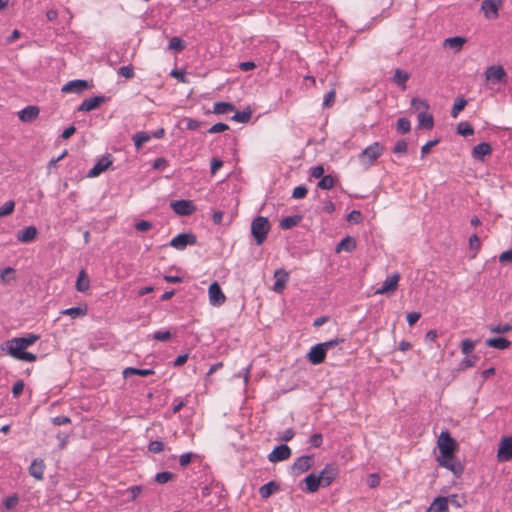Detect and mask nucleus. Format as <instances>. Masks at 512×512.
<instances>
[{"instance_id":"1","label":"nucleus","mask_w":512,"mask_h":512,"mask_svg":"<svg viewBox=\"0 0 512 512\" xmlns=\"http://www.w3.org/2000/svg\"><path fill=\"white\" fill-rule=\"evenodd\" d=\"M7 354L12 358L25 362H35L37 356L31 352H26L27 346L19 337H14L5 343Z\"/></svg>"},{"instance_id":"2","label":"nucleus","mask_w":512,"mask_h":512,"mask_svg":"<svg viewBox=\"0 0 512 512\" xmlns=\"http://www.w3.org/2000/svg\"><path fill=\"white\" fill-rule=\"evenodd\" d=\"M271 229L269 220L264 216H257L251 223V234L257 245H262L267 239V235Z\"/></svg>"},{"instance_id":"3","label":"nucleus","mask_w":512,"mask_h":512,"mask_svg":"<svg viewBox=\"0 0 512 512\" xmlns=\"http://www.w3.org/2000/svg\"><path fill=\"white\" fill-rule=\"evenodd\" d=\"M384 152V146L379 142L367 146L358 156L360 163L365 167H370Z\"/></svg>"},{"instance_id":"4","label":"nucleus","mask_w":512,"mask_h":512,"mask_svg":"<svg viewBox=\"0 0 512 512\" xmlns=\"http://www.w3.org/2000/svg\"><path fill=\"white\" fill-rule=\"evenodd\" d=\"M437 445L439 448L438 457L446 458L452 454H455L458 444L454 438L451 437L448 431H442L439 435Z\"/></svg>"},{"instance_id":"5","label":"nucleus","mask_w":512,"mask_h":512,"mask_svg":"<svg viewBox=\"0 0 512 512\" xmlns=\"http://www.w3.org/2000/svg\"><path fill=\"white\" fill-rule=\"evenodd\" d=\"M314 464L312 455H303L298 457L291 466V474L299 476L300 474L308 471Z\"/></svg>"},{"instance_id":"6","label":"nucleus","mask_w":512,"mask_h":512,"mask_svg":"<svg viewBox=\"0 0 512 512\" xmlns=\"http://www.w3.org/2000/svg\"><path fill=\"white\" fill-rule=\"evenodd\" d=\"M437 462L440 466L450 470L456 477H460L463 473L462 464L456 459L455 454L446 458L437 457Z\"/></svg>"},{"instance_id":"7","label":"nucleus","mask_w":512,"mask_h":512,"mask_svg":"<svg viewBox=\"0 0 512 512\" xmlns=\"http://www.w3.org/2000/svg\"><path fill=\"white\" fill-rule=\"evenodd\" d=\"M501 5L502 0H483L481 11L486 19L493 20L498 18Z\"/></svg>"},{"instance_id":"8","label":"nucleus","mask_w":512,"mask_h":512,"mask_svg":"<svg viewBox=\"0 0 512 512\" xmlns=\"http://www.w3.org/2000/svg\"><path fill=\"white\" fill-rule=\"evenodd\" d=\"M399 280L400 274L393 273L385 279L382 286L377 288L374 293L377 295H384L394 292L398 287Z\"/></svg>"},{"instance_id":"9","label":"nucleus","mask_w":512,"mask_h":512,"mask_svg":"<svg viewBox=\"0 0 512 512\" xmlns=\"http://www.w3.org/2000/svg\"><path fill=\"white\" fill-rule=\"evenodd\" d=\"M196 237L191 233H182L170 241V246L177 250H184L188 245H194Z\"/></svg>"},{"instance_id":"10","label":"nucleus","mask_w":512,"mask_h":512,"mask_svg":"<svg viewBox=\"0 0 512 512\" xmlns=\"http://www.w3.org/2000/svg\"><path fill=\"white\" fill-rule=\"evenodd\" d=\"M485 77L487 82L500 83L505 81L506 72L501 65H492L486 69Z\"/></svg>"},{"instance_id":"11","label":"nucleus","mask_w":512,"mask_h":512,"mask_svg":"<svg viewBox=\"0 0 512 512\" xmlns=\"http://www.w3.org/2000/svg\"><path fill=\"white\" fill-rule=\"evenodd\" d=\"M171 208L180 216L191 215L195 210V206L190 200H176L171 202Z\"/></svg>"},{"instance_id":"12","label":"nucleus","mask_w":512,"mask_h":512,"mask_svg":"<svg viewBox=\"0 0 512 512\" xmlns=\"http://www.w3.org/2000/svg\"><path fill=\"white\" fill-rule=\"evenodd\" d=\"M274 279H275V282L273 285V291L280 294L286 288V285L289 282L290 276H289V273L285 269L279 268V269H276L274 272Z\"/></svg>"},{"instance_id":"13","label":"nucleus","mask_w":512,"mask_h":512,"mask_svg":"<svg viewBox=\"0 0 512 512\" xmlns=\"http://www.w3.org/2000/svg\"><path fill=\"white\" fill-rule=\"evenodd\" d=\"M339 470L335 464H327L320 472L322 487H328L338 476Z\"/></svg>"},{"instance_id":"14","label":"nucleus","mask_w":512,"mask_h":512,"mask_svg":"<svg viewBox=\"0 0 512 512\" xmlns=\"http://www.w3.org/2000/svg\"><path fill=\"white\" fill-rule=\"evenodd\" d=\"M291 456V449L286 444L276 446L268 455V460L272 463L287 460Z\"/></svg>"},{"instance_id":"15","label":"nucleus","mask_w":512,"mask_h":512,"mask_svg":"<svg viewBox=\"0 0 512 512\" xmlns=\"http://www.w3.org/2000/svg\"><path fill=\"white\" fill-rule=\"evenodd\" d=\"M209 303L212 306L219 307L223 300L224 294L218 282H213L208 289Z\"/></svg>"},{"instance_id":"16","label":"nucleus","mask_w":512,"mask_h":512,"mask_svg":"<svg viewBox=\"0 0 512 512\" xmlns=\"http://www.w3.org/2000/svg\"><path fill=\"white\" fill-rule=\"evenodd\" d=\"M497 456L500 461H509L512 459V437L502 439L499 444Z\"/></svg>"},{"instance_id":"17","label":"nucleus","mask_w":512,"mask_h":512,"mask_svg":"<svg viewBox=\"0 0 512 512\" xmlns=\"http://www.w3.org/2000/svg\"><path fill=\"white\" fill-rule=\"evenodd\" d=\"M89 88V84L85 80H72L67 82L62 87V92L64 93H81L84 90Z\"/></svg>"},{"instance_id":"18","label":"nucleus","mask_w":512,"mask_h":512,"mask_svg":"<svg viewBox=\"0 0 512 512\" xmlns=\"http://www.w3.org/2000/svg\"><path fill=\"white\" fill-rule=\"evenodd\" d=\"M112 164V161L109 157H102L97 161V163L91 168L87 174L88 177L94 178L99 176L101 173L106 171L109 166Z\"/></svg>"},{"instance_id":"19","label":"nucleus","mask_w":512,"mask_h":512,"mask_svg":"<svg viewBox=\"0 0 512 512\" xmlns=\"http://www.w3.org/2000/svg\"><path fill=\"white\" fill-rule=\"evenodd\" d=\"M39 108L37 106H27L18 112V117L22 122L30 123L34 121L39 115Z\"/></svg>"},{"instance_id":"20","label":"nucleus","mask_w":512,"mask_h":512,"mask_svg":"<svg viewBox=\"0 0 512 512\" xmlns=\"http://www.w3.org/2000/svg\"><path fill=\"white\" fill-rule=\"evenodd\" d=\"M325 356L326 351L320 345V343L313 346L310 352L308 353V359L314 365L321 364L325 360Z\"/></svg>"},{"instance_id":"21","label":"nucleus","mask_w":512,"mask_h":512,"mask_svg":"<svg viewBox=\"0 0 512 512\" xmlns=\"http://www.w3.org/2000/svg\"><path fill=\"white\" fill-rule=\"evenodd\" d=\"M305 482V489L304 491L307 493H314L316 492L320 486H322L321 477L315 473H310L307 475L304 479Z\"/></svg>"},{"instance_id":"22","label":"nucleus","mask_w":512,"mask_h":512,"mask_svg":"<svg viewBox=\"0 0 512 512\" xmlns=\"http://www.w3.org/2000/svg\"><path fill=\"white\" fill-rule=\"evenodd\" d=\"M38 230L35 226H28L17 234V240L21 243H29L36 239Z\"/></svg>"},{"instance_id":"23","label":"nucleus","mask_w":512,"mask_h":512,"mask_svg":"<svg viewBox=\"0 0 512 512\" xmlns=\"http://www.w3.org/2000/svg\"><path fill=\"white\" fill-rule=\"evenodd\" d=\"M105 98L103 96H95L91 98L85 99L81 105L79 106V111H85L89 112L92 111L100 106L101 103H103Z\"/></svg>"},{"instance_id":"24","label":"nucleus","mask_w":512,"mask_h":512,"mask_svg":"<svg viewBox=\"0 0 512 512\" xmlns=\"http://www.w3.org/2000/svg\"><path fill=\"white\" fill-rule=\"evenodd\" d=\"M45 464L42 459H34L29 467V474L37 480L44 477Z\"/></svg>"},{"instance_id":"25","label":"nucleus","mask_w":512,"mask_h":512,"mask_svg":"<svg viewBox=\"0 0 512 512\" xmlns=\"http://www.w3.org/2000/svg\"><path fill=\"white\" fill-rule=\"evenodd\" d=\"M449 499L446 497H437L431 503L426 512H449Z\"/></svg>"},{"instance_id":"26","label":"nucleus","mask_w":512,"mask_h":512,"mask_svg":"<svg viewBox=\"0 0 512 512\" xmlns=\"http://www.w3.org/2000/svg\"><path fill=\"white\" fill-rule=\"evenodd\" d=\"M492 153V148L489 143L482 142L476 145L472 150V157L477 160H483L485 156Z\"/></svg>"},{"instance_id":"27","label":"nucleus","mask_w":512,"mask_h":512,"mask_svg":"<svg viewBox=\"0 0 512 512\" xmlns=\"http://www.w3.org/2000/svg\"><path fill=\"white\" fill-rule=\"evenodd\" d=\"M485 343L488 347L496 348L499 350H505L511 345V342L504 337L489 338Z\"/></svg>"},{"instance_id":"28","label":"nucleus","mask_w":512,"mask_h":512,"mask_svg":"<svg viewBox=\"0 0 512 512\" xmlns=\"http://www.w3.org/2000/svg\"><path fill=\"white\" fill-rule=\"evenodd\" d=\"M87 312H88V307L86 304H84L81 306L64 309L61 311V314L70 316L72 318H79V317L85 316L87 314Z\"/></svg>"},{"instance_id":"29","label":"nucleus","mask_w":512,"mask_h":512,"mask_svg":"<svg viewBox=\"0 0 512 512\" xmlns=\"http://www.w3.org/2000/svg\"><path fill=\"white\" fill-rule=\"evenodd\" d=\"M90 288V279L85 272V270H81L78 274L76 280V290L79 292H86Z\"/></svg>"},{"instance_id":"30","label":"nucleus","mask_w":512,"mask_h":512,"mask_svg":"<svg viewBox=\"0 0 512 512\" xmlns=\"http://www.w3.org/2000/svg\"><path fill=\"white\" fill-rule=\"evenodd\" d=\"M356 248V241L350 236L343 238L336 246V252L341 251L352 252Z\"/></svg>"},{"instance_id":"31","label":"nucleus","mask_w":512,"mask_h":512,"mask_svg":"<svg viewBox=\"0 0 512 512\" xmlns=\"http://www.w3.org/2000/svg\"><path fill=\"white\" fill-rule=\"evenodd\" d=\"M466 41L467 40L464 37H450L444 40V46L454 49L455 51H460Z\"/></svg>"},{"instance_id":"32","label":"nucleus","mask_w":512,"mask_h":512,"mask_svg":"<svg viewBox=\"0 0 512 512\" xmlns=\"http://www.w3.org/2000/svg\"><path fill=\"white\" fill-rule=\"evenodd\" d=\"M279 489V485L275 483L274 481L268 482L267 484H264L259 489V494L262 498L266 499L270 497L275 491Z\"/></svg>"},{"instance_id":"33","label":"nucleus","mask_w":512,"mask_h":512,"mask_svg":"<svg viewBox=\"0 0 512 512\" xmlns=\"http://www.w3.org/2000/svg\"><path fill=\"white\" fill-rule=\"evenodd\" d=\"M154 374V371L152 369H138L133 367L125 368L123 371V376L125 378L129 377L130 375H138L142 377H146L149 375Z\"/></svg>"},{"instance_id":"34","label":"nucleus","mask_w":512,"mask_h":512,"mask_svg":"<svg viewBox=\"0 0 512 512\" xmlns=\"http://www.w3.org/2000/svg\"><path fill=\"white\" fill-rule=\"evenodd\" d=\"M409 79V74L401 69H396L394 76H393V82L397 84L398 86L402 87V89L406 88V82Z\"/></svg>"},{"instance_id":"35","label":"nucleus","mask_w":512,"mask_h":512,"mask_svg":"<svg viewBox=\"0 0 512 512\" xmlns=\"http://www.w3.org/2000/svg\"><path fill=\"white\" fill-rule=\"evenodd\" d=\"M251 110L249 108L235 112L233 116H231V120L237 123H247L251 118Z\"/></svg>"},{"instance_id":"36","label":"nucleus","mask_w":512,"mask_h":512,"mask_svg":"<svg viewBox=\"0 0 512 512\" xmlns=\"http://www.w3.org/2000/svg\"><path fill=\"white\" fill-rule=\"evenodd\" d=\"M419 126L426 129H431L433 127V117L430 114L425 112H421L418 114Z\"/></svg>"},{"instance_id":"37","label":"nucleus","mask_w":512,"mask_h":512,"mask_svg":"<svg viewBox=\"0 0 512 512\" xmlns=\"http://www.w3.org/2000/svg\"><path fill=\"white\" fill-rule=\"evenodd\" d=\"M151 136L146 132H138L133 135V142L137 149H140L141 146L150 140Z\"/></svg>"},{"instance_id":"38","label":"nucleus","mask_w":512,"mask_h":512,"mask_svg":"<svg viewBox=\"0 0 512 512\" xmlns=\"http://www.w3.org/2000/svg\"><path fill=\"white\" fill-rule=\"evenodd\" d=\"M300 221L299 216H288L280 221V227L282 229H291L298 224Z\"/></svg>"},{"instance_id":"39","label":"nucleus","mask_w":512,"mask_h":512,"mask_svg":"<svg viewBox=\"0 0 512 512\" xmlns=\"http://www.w3.org/2000/svg\"><path fill=\"white\" fill-rule=\"evenodd\" d=\"M467 101L464 98H457L453 104L452 110H451V116L453 118H456L458 114L464 109L466 106Z\"/></svg>"},{"instance_id":"40","label":"nucleus","mask_w":512,"mask_h":512,"mask_svg":"<svg viewBox=\"0 0 512 512\" xmlns=\"http://www.w3.org/2000/svg\"><path fill=\"white\" fill-rule=\"evenodd\" d=\"M457 132L462 136H471L474 133V129L470 123L460 122L457 125Z\"/></svg>"},{"instance_id":"41","label":"nucleus","mask_w":512,"mask_h":512,"mask_svg":"<svg viewBox=\"0 0 512 512\" xmlns=\"http://www.w3.org/2000/svg\"><path fill=\"white\" fill-rule=\"evenodd\" d=\"M15 271L11 267H7L0 271V280L3 284L9 283L14 279Z\"/></svg>"},{"instance_id":"42","label":"nucleus","mask_w":512,"mask_h":512,"mask_svg":"<svg viewBox=\"0 0 512 512\" xmlns=\"http://www.w3.org/2000/svg\"><path fill=\"white\" fill-rule=\"evenodd\" d=\"M14 209H15V202L13 200L6 201L0 207V218L12 214Z\"/></svg>"},{"instance_id":"43","label":"nucleus","mask_w":512,"mask_h":512,"mask_svg":"<svg viewBox=\"0 0 512 512\" xmlns=\"http://www.w3.org/2000/svg\"><path fill=\"white\" fill-rule=\"evenodd\" d=\"M334 182V178L331 175H326L321 177V180L318 182V187L323 190H328L334 186Z\"/></svg>"},{"instance_id":"44","label":"nucleus","mask_w":512,"mask_h":512,"mask_svg":"<svg viewBox=\"0 0 512 512\" xmlns=\"http://www.w3.org/2000/svg\"><path fill=\"white\" fill-rule=\"evenodd\" d=\"M411 129L410 121L407 118H399L397 121V131L401 134L409 132Z\"/></svg>"},{"instance_id":"45","label":"nucleus","mask_w":512,"mask_h":512,"mask_svg":"<svg viewBox=\"0 0 512 512\" xmlns=\"http://www.w3.org/2000/svg\"><path fill=\"white\" fill-rule=\"evenodd\" d=\"M476 346V341L465 339L461 342V351L463 354H470Z\"/></svg>"},{"instance_id":"46","label":"nucleus","mask_w":512,"mask_h":512,"mask_svg":"<svg viewBox=\"0 0 512 512\" xmlns=\"http://www.w3.org/2000/svg\"><path fill=\"white\" fill-rule=\"evenodd\" d=\"M173 477L174 474L169 471L160 472L155 475V481L159 484H165L168 481L172 480Z\"/></svg>"},{"instance_id":"47","label":"nucleus","mask_w":512,"mask_h":512,"mask_svg":"<svg viewBox=\"0 0 512 512\" xmlns=\"http://www.w3.org/2000/svg\"><path fill=\"white\" fill-rule=\"evenodd\" d=\"M489 330H490V332L497 333V334L507 333V332L512 330V325H510V324H498V325H495V326H490Z\"/></svg>"},{"instance_id":"48","label":"nucleus","mask_w":512,"mask_h":512,"mask_svg":"<svg viewBox=\"0 0 512 512\" xmlns=\"http://www.w3.org/2000/svg\"><path fill=\"white\" fill-rule=\"evenodd\" d=\"M142 492V487L140 485H135L127 488L125 493L129 494V501H134Z\"/></svg>"},{"instance_id":"49","label":"nucleus","mask_w":512,"mask_h":512,"mask_svg":"<svg viewBox=\"0 0 512 512\" xmlns=\"http://www.w3.org/2000/svg\"><path fill=\"white\" fill-rule=\"evenodd\" d=\"M478 358L475 355L465 357L460 363V369L465 370L476 364Z\"/></svg>"},{"instance_id":"50","label":"nucleus","mask_w":512,"mask_h":512,"mask_svg":"<svg viewBox=\"0 0 512 512\" xmlns=\"http://www.w3.org/2000/svg\"><path fill=\"white\" fill-rule=\"evenodd\" d=\"M408 144L405 140H399L396 142L393 152L398 155H403L407 152Z\"/></svg>"},{"instance_id":"51","label":"nucleus","mask_w":512,"mask_h":512,"mask_svg":"<svg viewBox=\"0 0 512 512\" xmlns=\"http://www.w3.org/2000/svg\"><path fill=\"white\" fill-rule=\"evenodd\" d=\"M19 338L21 339L22 342H24V345H26L28 348L32 346L36 341H38L40 337L37 334L29 333L26 336Z\"/></svg>"},{"instance_id":"52","label":"nucleus","mask_w":512,"mask_h":512,"mask_svg":"<svg viewBox=\"0 0 512 512\" xmlns=\"http://www.w3.org/2000/svg\"><path fill=\"white\" fill-rule=\"evenodd\" d=\"M197 455L194 454V453H191V452H188V453H183L180 455L179 457V463L182 467H186L187 465L190 464V462L192 461V459L194 457H196Z\"/></svg>"},{"instance_id":"53","label":"nucleus","mask_w":512,"mask_h":512,"mask_svg":"<svg viewBox=\"0 0 512 512\" xmlns=\"http://www.w3.org/2000/svg\"><path fill=\"white\" fill-rule=\"evenodd\" d=\"M184 48L183 41L178 37H173L169 42V49L181 51Z\"/></svg>"},{"instance_id":"54","label":"nucleus","mask_w":512,"mask_h":512,"mask_svg":"<svg viewBox=\"0 0 512 512\" xmlns=\"http://www.w3.org/2000/svg\"><path fill=\"white\" fill-rule=\"evenodd\" d=\"M148 450L152 453H160L164 450V443L162 441H151Z\"/></svg>"},{"instance_id":"55","label":"nucleus","mask_w":512,"mask_h":512,"mask_svg":"<svg viewBox=\"0 0 512 512\" xmlns=\"http://www.w3.org/2000/svg\"><path fill=\"white\" fill-rule=\"evenodd\" d=\"M152 337L158 341H167L172 337V335L167 330H161V331L154 332Z\"/></svg>"},{"instance_id":"56","label":"nucleus","mask_w":512,"mask_h":512,"mask_svg":"<svg viewBox=\"0 0 512 512\" xmlns=\"http://www.w3.org/2000/svg\"><path fill=\"white\" fill-rule=\"evenodd\" d=\"M307 188L305 186H297L293 189L292 197L295 199L304 198L307 195Z\"/></svg>"},{"instance_id":"57","label":"nucleus","mask_w":512,"mask_h":512,"mask_svg":"<svg viewBox=\"0 0 512 512\" xmlns=\"http://www.w3.org/2000/svg\"><path fill=\"white\" fill-rule=\"evenodd\" d=\"M24 390V382L23 380H18L14 383L13 387H12V395L14 398H18L21 393L23 392Z\"/></svg>"},{"instance_id":"58","label":"nucleus","mask_w":512,"mask_h":512,"mask_svg":"<svg viewBox=\"0 0 512 512\" xmlns=\"http://www.w3.org/2000/svg\"><path fill=\"white\" fill-rule=\"evenodd\" d=\"M18 503V497L16 495L9 496L4 501V506L7 510L13 509Z\"/></svg>"},{"instance_id":"59","label":"nucleus","mask_w":512,"mask_h":512,"mask_svg":"<svg viewBox=\"0 0 512 512\" xmlns=\"http://www.w3.org/2000/svg\"><path fill=\"white\" fill-rule=\"evenodd\" d=\"M469 246L470 249L478 251L480 249L481 243L480 239L476 234H473L469 237Z\"/></svg>"},{"instance_id":"60","label":"nucleus","mask_w":512,"mask_h":512,"mask_svg":"<svg viewBox=\"0 0 512 512\" xmlns=\"http://www.w3.org/2000/svg\"><path fill=\"white\" fill-rule=\"evenodd\" d=\"M309 442L312 446L318 448L322 445V442H323V437H322V434L320 433H315L313 434L310 439H309Z\"/></svg>"},{"instance_id":"61","label":"nucleus","mask_w":512,"mask_h":512,"mask_svg":"<svg viewBox=\"0 0 512 512\" xmlns=\"http://www.w3.org/2000/svg\"><path fill=\"white\" fill-rule=\"evenodd\" d=\"M118 72L126 79H130L134 76L133 68L131 66H122L119 68Z\"/></svg>"},{"instance_id":"62","label":"nucleus","mask_w":512,"mask_h":512,"mask_svg":"<svg viewBox=\"0 0 512 512\" xmlns=\"http://www.w3.org/2000/svg\"><path fill=\"white\" fill-rule=\"evenodd\" d=\"M335 95H336L335 91L330 90L324 97L323 106L330 107L335 101Z\"/></svg>"},{"instance_id":"63","label":"nucleus","mask_w":512,"mask_h":512,"mask_svg":"<svg viewBox=\"0 0 512 512\" xmlns=\"http://www.w3.org/2000/svg\"><path fill=\"white\" fill-rule=\"evenodd\" d=\"M135 228L138 231L145 232L152 228V223L146 220H141L136 223Z\"/></svg>"},{"instance_id":"64","label":"nucleus","mask_w":512,"mask_h":512,"mask_svg":"<svg viewBox=\"0 0 512 512\" xmlns=\"http://www.w3.org/2000/svg\"><path fill=\"white\" fill-rule=\"evenodd\" d=\"M499 261L501 263H512V248L507 251L502 252L499 255Z\"/></svg>"}]
</instances>
